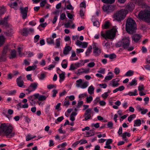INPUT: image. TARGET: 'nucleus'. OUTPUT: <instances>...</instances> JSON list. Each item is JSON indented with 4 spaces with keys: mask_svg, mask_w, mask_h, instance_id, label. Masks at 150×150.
<instances>
[{
    "mask_svg": "<svg viewBox=\"0 0 150 150\" xmlns=\"http://www.w3.org/2000/svg\"><path fill=\"white\" fill-rule=\"evenodd\" d=\"M137 25L134 20L131 18H128L125 26L126 31L130 34H132L136 32Z\"/></svg>",
    "mask_w": 150,
    "mask_h": 150,
    "instance_id": "1",
    "label": "nucleus"
},
{
    "mask_svg": "<svg viewBox=\"0 0 150 150\" xmlns=\"http://www.w3.org/2000/svg\"><path fill=\"white\" fill-rule=\"evenodd\" d=\"M138 16L140 19L146 22L150 23V8L140 11Z\"/></svg>",
    "mask_w": 150,
    "mask_h": 150,
    "instance_id": "2",
    "label": "nucleus"
},
{
    "mask_svg": "<svg viewBox=\"0 0 150 150\" xmlns=\"http://www.w3.org/2000/svg\"><path fill=\"white\" fill-rule=\"evenodd\" d=\"M128 13L127 10L122 9L114 15L113 18L117 21L120 22L125 18Z\"/></svg>",
    "mask_w": 150,
    "mask_h": 150,
    "instance_id": "3",
    "label": "nucleus"
},
{
    "mask_svg": "<svg viewBox=\"0 0 150 150\" xmlns=\"http://www.w3.org/2000/svg\"><path fill=\"white\" fill-rule=\"evenodd\" d=\"M117 31L115 29L113 28L112 30L107 31L105 33H104L102 31L101 35L105 39H112L115 37Z\"/></svg>",
    "mask_w": 150,
    "mask_h": 150,
    "instance_id": "4",
    "label": "nucleus"
},
{
    "mask_svg": "<svg viewBox=\"0 0 150 150\" xmlns=\"http://www.w3.org/2000/svg\"><path fill=\"white\" fill-rule=\"evenodd\" d=\"M12 129L13 127L11 125H8L5 123L1 124L0 126V133H4L8 136L11 134Z\"/></svg>",
    "mask_w": 150,
    "mask_h": 150,
    "instance_id": "5",
    "label": "nucleus"
},
{
    "mask_svg": "<svg viewBox=\"0 0 150 150\" xmlns=\"http://www.w3.org/2000/svg\"><path fill=\"white\" fill-rule=\"evenodd\" d=\"M34 30V29L33 28H25L21 30V34L23 36H27L29 34H30L33 32Z\"/></svg>",
    "mask_w": 150,
    "mask_h": 150,
    "instance_id": "6",
    "label": "nucleus"
},
{
    "mask_svg": "<svg viewBox=\"0 0 150 150\" xmlns=\"http://www.w3.org/2000/svg\"><path fill=\"white\" fill-rule=\"evenodd\" d=\"M21 13L22 15V17L23 19H25L27 18V14L28 10V7H25L23 8L22 7L20 8Z\"/></svg>",
    "mask_w": 150,
    "mask_h": 150,
    "instance_id": "7",
    "label": "nucleus"
},
{
    "mask_svg": "<svg viewBox=\"0 0 150 150\" xmlns=\"http://www.w3.org/2000/svg\"><path fill=\"white\" fill-rule=\"evenodd\" d=\"M38 83H31L28 88L26 89V91H29V93L30 92L35 90L37 88Z\"/></svg>",
    "mask_w": 150,
    "mask_h": 150,
    "instance_id": "8",
    "label": "nucleus"
},
{
    "mask_svg": "<svg viewBox=\"0 0 150 150\" xmlns=\"http://www.w3.org/2000/svg\"><path fill=\"white\" fill-rule=\"evenodd\" d=\"M123 47L125 49H127L130 43V38L129 37L124 38L122 39Z\"/></svg>",
    "mask_w": 150,
    "mask_h": 150,
    "instance_id": "9",
    "label": "nucleus"
},
{
    "mask_svg": "<svg viewBox=\"0 0 150 150\" xmlns=\"http://www.w3.org/2000/svg\"><path fill=\"white\" fill-rule=\"evenodd\" d=\"M103 11L107 13H110L115 9V7L113 5L104 6L103 8Z\"/></svg>",
    "mask_w": 150,
    "mask_h": 150,
    "instance_id": "10",
    "label": "nucleus"
},
{
    "mask_svg": "<svg viewBox=\"0 0 150 150\" xmlns=\"http://www.w3.org/2000/svg\"><path fill=\"white\" fill-rule=\"evenodd\" d=\"M16 82L18 87L21 88L24 86V82L21 76H19L17 79Z\"/></svg>",
    "mask_w": 150,
    "mask_h": 150,
    "instance_id": "11",
    "label": "nucleus"
},
{
    "mask_svg": "<svg viewBox=\"0 0 150 150\" xmlns=\"http://www.w3.org/2000/svg\"><path fill=\"white\" fill-rule=\"evenodd\" d=\"M92 110L91 108H89L86 110L84 113L85 120H87L91 118V116L90 114L91 113Z\"/></svg>",
    "mask_w": 150,
    "mask_h": 150,
    "instance_id": "12",
    "label": "nucleus"
},
{
    "mask_svg": "<svg viewBox=\"0 0 150 150\" xmlns=\"http://www.w3.org/2000/svg\"><path fill=\"white\" fill-rule=\"evenodd\" d=\"M9 16L5 17L3 19L0 21V24L5 25L6 27L9 26L8 23V19L9 18Z\"/></svg>",
    "mask_w": 150,
    "mask_h": 150,
    "instance_id": "13",
    "label": "nucleus"
},
{
    "mask_svg": "<svg viewBox=\"0 0 150 150\" xmlns=\"http://www.w3.org/2000/svg\"><path fill=\"white\" fill-rule=\"evenodd\" d=\"M35 96V98L38 99V100L39 101L45 100L47 98V97L45 96L40 95L39 93H36Z\"/></svg>",
    "mask_w": 150,
    "mask_h": 150,
    "instance_id": "14",
    "label": "nucleus"
},
{
    "mask_svg": "<svg viewBox=\"0 0 150 150\" xmlns=\"http://www.w3.org/2000/svg\"><path fill=\"white\" fill-rule=\"evenodd\" d=\"M71 50V47L69 46H67L65 47L63 51L64 54L65 55L67 54Z\"/></svg>",
    "mask_w": 150,
    "mask_h": 150,
    "instance_id": "15",
    "label": "nucleus"
},
{
    "mask_svg": "<svg viewBox=\"0 0 150 150\" xmlns=\"http://www.w3.org/2000/svg\"><path fill=\"white\" fill-rule=\"evenodd\" d=\"M13 30L12 29L8 30L4 33L5 35L8 38H11L13 35Z\"/></svg>",
    "mask_w": 150,
    "mask_h": 150,
    "instance_id": "16",
    "label": "nucleus"
},
{
    "mask_svg": "<svg viewBox=\"0 0 150 150\" xmlns=\"http://www.w3.org/2000/svg\"><path fill=\"white\" fill-rule=\"evenodd\" d=\"M141 38V36L139 34H135L133 35L132 38L134 41L136 42H138Z\"/></svg>",
    "mask_w": 150,
    "mask_h": 150,
    "instance_id": "17",
    "label": "nucleus"
},
{
    "mask_svg": "<svg viewBox=\"0 0 150 150\" xmlns=\"http://www.w3.org/2000/svg\"><path fill=\"white\" fill-rule=\"evenodd\" d=\"M35 94H34L33 95L30 96L28 97V100L30 103H33L35 104V102L34 101V100L35 99H37V98H35Z\"/></svg>",
    "mask_w": 150,
    "mask_h": 150,
    "instance_id": "18",
    "label": "nucleus"
},
{
    "mask_svg": "<svg viewBox=\"0 0 150 150\" xmlns=\"http://www.w3.org/2000/svg\"><path fill=\"white\" fill-rule=\"evenodd\" d=\"M119 80L118 79V78H116L113 79L112 80V86L113 87H117L119 85V83H117Z\"/></svg>",
    "mask_w": 150,
    "mask_h": 150,
    "instance_id": "19",
    "label": "nucleus"
},
{
    "mask_svg": "<svg viewBox=\"0 0 150 150\" xmlns=\"http://www.w3.org/2000/svg\"><path fill=\"white\" fill-rule=\"evenodd\" d=\"M16 56V52L15 50H12L11 52V56L9 57L10 59H11L15 58Z\"/></svg>",
    "mask_w": 150,
    "mask_h": 150,
    "instance_id": "20",
    "label": "nucleus"
},
{
    "mask_svg": "<svg viewBox=\"0 0 150 150\" xmlns=\"http://www.w3.org/2000/svg\"><path fill=\"white\" fill-rule=\"evenodd\" d=\"M16 93V90H13L11 91H5V93L6 95L12 96L15 95Z\"/></svg>",
    "mask_w": 150,
    "mask_h": 150,
    "instance_id": "21",
    "label": "nucleus"
},
{
    "mask_svg": "<svg viewBox=\"0 0 150 150\" xmlns=\"http://www.w3.org/2000/svg\"><path fill=\"white\" fill-rule=\"evenodd\" d=\"M94 133L95 131L94 129L90 130L89 132H86V137H88L93 136L94 135Z\"/></svg>",
    "mask_w": 150,
    "mask_h": 150,
    "instance_id": "22",
    "label": "nucleus"
},
{
    "mask_svg": "<svg viewBox=\"0 0 150 150\" xmlns=\"http://www.w3.org/2000/svg\"><path fill=\"white\" fill-rule=\"evenodd\" d=\"M37 66L36 65H34L32 66H28L26 68V70L27 71H29L31 70H34L37 68Z\"/></svg>",
    "mask_w": 150,
    "mask_h": 150,
    "instance_id": "23",
    "label": "nucleus"
},
{
    "mask_svg": "<svg viewBox=\"0 0 150 150\" xmlns=\"http://www.w3.org/2000/svg\"><path fill=\"white\" fill-rule=\"evenodd\" d=\"M65 73L64 72H62V73L59 74V82H61L64 80L65 78Z\"/></svg>",
    "mask_w": 150,
    "mask_h": 150,
    "instance_id": "24",
    "label": "nucleus"
},
{
    "mask_svg": "<svg viewBox=\"0 0 150 150\" xmlns=\"http://www.w3.org/2000/svg\"><path fill=\"white\" fill-rule=\"evenodd\" d=\"M93 47L94 50V52L96 53V50H98V49H100V48L98 46V45L97 44V43L93 42Z\"/></svg>",
    "mask_w": 150,
    "mask_h": 150,
    "instance_id": "25",
    "label": "nucleus"
},
{
    "mask_svg": "<svg viewBox=\"0 0 150 150\" xmlns=\"http://www.w3.org/2000/svg\"><path fill=\"white\" fill-rule=\"evenodd\" d=\"M47 42L48 44L54 45V39L51 37L48 38L47 39Z\"/></svg>",
    "mask_w": 150,
    "mask_h": 150,
    "instance_id": "26",
    "label": "nucleus"
},
{
    "mask_svg": "<svg viewBox=\"0 0 150 150\" xmlns=\"http://www.w3.org/2000/svg\"><path fill=\"white\" fill-rule=\"evenodd\" d=\"M134 5L132 3L128 4L126 6V8L128 9L129 10L132 11L134 8Z\"/></svg>",
    "mask_w": 150,
    "mask_h": 150,
    "instance_id": "27",
    "label": "nucleus"
},
{
    "mask_svg": "<svg viewBox=\"0 0 150 150\" xmlns=\"http://www.w3.org/2000/svg\"><path fill=\"white\" fill-rule=\"evenodd\" d=\"M134 122V126H136V125L137 126H139L141 125L142 124L141 120L139 119L135 120Z\"/></svg>",
    "mask_w": 150,
    "mask_h": 150,
    "instance_id": "28",
    "label": "nucleus"
},
{
    "mask_svg": "<svg viewBox=\"0 0 150 150\" xmlns=\"http://www.w3.org/2000/svg\"><path fill=\"white\" fill-rule=\"evenodd\" d=\"M9 6L11 8H13L16 10L18 9V4L16 2L12 3L11 4L9 5Z\"/></svg>",
    "mask_w": 150,
    "mask_h": 150,
    "instance_id": "29",
    "label": "nucleus"
},
{
    "mask_svg": "<svg viewBox=\"0 0 150 150\" xmlns=\"http://www.w3.org/2000/svg\"><path fill=\"white\" fill-rule=\"evenodd\" d=\"M92 48L91 46L90 45L88 46L85 53L86 56H88L89 55L90 53H91L92 52Z\"/></svg>",
    "mask_w": 150,
    "mask_h": 150,
    "instance_id": "30",
    "label": "nucleus"
},
{
    "mask_svg": "<svg viewBox=\"0 0 150 150\" xmlns=\"http://www.w3.org/2000/svg\"><path fill=\"white\" fill-rule=\"evenodd\" d=\"M61 42V39L60 38L56 39L55 44L57 47H59L60 46Z\"/></svg>",
    "mask_w": 150,
    "mask_h": 150,
    "instance_id": "31",
    "label": "nucleus"
},
{
    "mask_svg": "<svg viewBox=\"0 0 150 150\" xmlns=\"http://www.w3.org/2000/svg\"><path fill=\"white\" fill-rule=\"evenodd\" d=\"M5 38L3 35L0 36V47L2 46L4 42Z\"/></svg>",
    "mask_w": 150,
    "mask_h": 150,
    "instance_id": "32",
    "label": "nucleus"
},
{
    "mask_svg": "<svg viewBox=\"0 0 150 150\" xmlns=\"http://www.w3.org/2000/svg\"><path fill=\"white\" fill-rule=\"evenodd\" d=\"M6 9L4 7H0V17L4 14L6 11Z\"/></svg>",
    "mask_w": 150,
    "mask_h": 150,
    "instance_id": "33",
    "label": "nucleus"
},
{
    "mask_svg": "<svg viewBox=\"0 0 150 150\" xmlns=\"http://www.w3.org/2000/svg\"><path fill=\"white\" fill-rule=\"evenodd\" d=\"M108 74H111V75L107 76L105 77V79L107 80H111L113 78V76L112 75L113 74L111 72H109Z\"/></svg>",
    "mask_w": 150,
    "mask_h": 150,
    "instance_id": "34",
    "label": "nucleus"
},
{
    "mask_svg": "<svg viewBox=\"0 0 150 150\" xmlns=\"http://www.w3.org/2000/svg\"><path fill=\"white\" fill-rule=\"evenodd\" d=\"M94 88L92 86H91L88 87V92L89 94H91L94 93Z\"/></svg>",
    "mask_w": 150,
    "mask_h": 150,
    "instance_id": "35",
    "label": "nucleus"
},
{
    "mask_svg": "<svg viewBox=\"0 0 150 150\" xmlns=\"http://www.w3.org/2000/svg\"><path fill=\"white\" fill-rule=\"evenodd\" d=\"M104 3L108 4H112L115 1V0H101Z\"/></svg>",
    "mask_w": 150,
    "mask_h": 150,
    "instance_id": "36",
    "label": "nucleus"
},
{
    "mask_svg": "<svg viewBox=\"0 0 150 150\" xmlns=\"http://www.w3.org/2000/svg\"><path fill=\"white\" fill-rule=\"evenodd\" d=\"M133 74L134 71L132 70H129L126 72L125 74V76H131Z\"/></svg>",
    "mask_w": 150,
    "mask_h": 150,
    "instance_id": "37",
    "label": "nucleus"
},
{
    "mask_svg": "<svg viewBox=\"0 0 150 150\" xmlns=\"http://www.w3.org/2000/svg\"><path fill=\"white\" fill-rule=\"evenodd\" d=\"M6 55L2 54L0 56V62H4L6 60Z\"/></svg>",
    "mask_w": 150,
    "mask_h": 150,
    "instance_id": "38",
    "label": "nucleus"
},
{
    "mask_svg": "<svg viewBox=\"0 0 150 150\" xmlns=\"http://www.w3.org/2000/svg\"><path fill=\"white\" fill-rule=\"evenodd\" d=\"M88 82L85 81L82 83L80 86V87L82 88H86L88 86Z\"/></svg>",
    "mask_w": 150,
    "mask_h": 150,
    "instance_id": "39",
    "label": "nucleus"
},
{
    "mask_svg": "<svg viewBox=\"0 0 150 150\" xmlns=\"http://www.w3.org/2000/svg\"><path fill=\"white\" fill-rule=\"evenodd\" d=\"M137 84V81L135 79H133L132 81L129 83V85L130 86L136 85Z\"/></svg>",
    "mask_w": 150,
    "mask_h": 150,
    "instance_id": "40",
    "label": "nucleus"
},
{
    "mask_svg": "<svg viewBox=\"0 0 150 150\" xmlns=\"http://www.w3.org/2000/svg\"><path fill=\"white\" fill-rule=\"evenodd\" d=\"M135 117L136 115L134 114L131 115L128 117V120L129 122H130L133 119L135 118Z\"/></svg>",
    "mask_w": 150,
    "mask_h": 150,
    "instance_id": "41",
    "label": "nucleus"
},
{
    "mask_svg": "<svg viewBox=\"0 0 150 150\" xmlns=\"http://www.w3.org/2000/svg\"><path fill=\"white\" fill-rule=\"evenodd\" d=\"M50 105H47L45 108V112L47 114L49 113L50 110Z\"/></svg>",
    "mask_w": 150,
    "mask_h": 150,
    "instance_id": "42",
    "label": "nucleus"
},
{
    "mask_svg": "<svg viewBox=\"0 0 150 150\" xmlns=\"http://www.w3.org/2000/svg\"><path fill=\"white\" fill-rule=\"evenodd\" d=\"M96 54L94 52V50H93V54L94 55L96 56H98L101 53V51L100 49H98V50H96Z\"/></svg>",
    "mask_w": 150,
    "mask_h": 150,
    "instance_id": "43",
    "label": "nucleus"
},
{
    "mask_svg": "<svg viewBox=\"0 0 150 150\" xmlns=\"http://www.w3.org/2000/svg\"><path fill=\"white\" fill-rule=\"evenodd\" d=\"M36 137V136H34L33 137H32L31 135H28L26 137V141H28L35 138Z\"/></svg>",
    "mask_w": 150,
    "mask_h": 150,
    "instance_id": "44",
    "label": "nucleus"
},
{
    "mask_svg": "<svg viewBox=\"0 0 150 150\" xmlns=\"http://www.w3.org/2000/svg\"><path fill=\"white\" fill-rule=\"evenodd\" d=\"M8 47L7 46L5 47L4 48L2 54L6 55V53L8 51Z\"/></svg>",
    "mask_w": 150,
    "mask_h": 150,
    "instance_id": "45",
    "label": "nucleus"
},
{
    "mask_svg": "<svg viewBox=\"0 0 150 150\" xmlns=\"http://www.w3.org/2000/svg\"><path fill=\"white\" fill-rule=\"evenodd\" d=\"M110 26V25L109 22L106 21L104 25V26L103 27L105 29H108L109 28Z\"/></svg>",
    "mask_w": 150,
    "mask_h": 150,
    "instance_id": "46",
    "label": "nucleus"
},
{
    "mask_svg": "<svg viewBox=\"0 0 150 150\" xmlns=\"http://www.w3.org/2000/svg\"><path fill=\"white\" fill-rule=\"evenodd\" d=\"M82 81L81 79H80L76 81V82L77 83L76 84V86L78 87L80 86L81 85L80 84L82 83Z\"/></svg>",
    "mask_w": 150,
    "mask_h": 150,
    "instance_id": "47",
    "label": "nucleus"
},
{
    "mask_svg": "<svg viewBox=\"0 0 150 150\" xmlns=\"http://www.w3.org/2000/svg\"><path fill=\"white\" fill-rule=\"evenodd\" d=\"M93 100V98L92 96H91L89 97H88L86 98V102L88 103H90Z\"/></svg>",
    "mask_w": 150,
    "mask_h": 150,
    "instance_id": "48",
    "label": "nucleus"
},
{
    "mask_svg": "<svg viewBox=\"0 0 150 150\" xmlns=\"http://www.w3.org/2000/svg\"><path fill=\"white\" fill-rule=\"evenodd\" d=\"M116 46L117 47H120L121 46L123 47V44L122 40L121 41L118 42L116 45Z\"/></svg>",
    "mask_w": 150,
    "mask_h": 150,
    "instance_id": "49",
    "label": "nucleus"
},
{
    "mask_svg": "<svg viewBox=\"0 0 150 150\" xmlns=\"http://www.w3.org/2000/svg\"><path fill=\"white\" fill-rule=\"evenodd\" d=\"M83 69L81 68L78 69V72L76 73L77 75L81 74L83 73Z\"/></svg>",
    "mask_w": 150,
    "mask_h": 150,
    "instance_id": "50",
    "label": "nucleus"
},
{
    "mask_svg": "<svg viewBox=\"0 0 150 150\" xmlns=\"http://www.w3.org/2000/svg\"><path fill=\"white\" fill-rule=\"evenodd\" d=\"M47 1L46 0H43V1H42L40 3V6L42 7H44Z\"/></svg>",
    "mask_w": 150,
    "mask_h": 150,
    "instance_id": "51",
    "label": "nucleus"
},
{
    "mask_svg": "<svg viewBox=\"0 0 150 150\" xmlns=\"http://www.w3.org/2000/svg\"><path fill=\"white\" fill-rule=\"evenodd\" d=\"M83 101H82L78 102L77 104L76 105L77 108H80L83 104Z\"/></svg>",
    "mask_w": 150,
    "mask_h": 150,
    "instance_id": "52",
    "label": "nucleus"
},
{
    "mask_svg": "<svg viewBox=\"0 0 150 150\" xmlns=\"http://www.w3.org/2000/svg\"><path fill=\"white\" fill-rule=\"evenodd\" d=\"M76 66L74 65V64H71L70 68L69 69V70H74L75 69H76Z\"/></svg>",
    "mask_w": 150,
    "mask_h": 150,
    "instance_id": "53",
    "label": "nucleus"
},
{
    "mask_svg": "<svg viewBox=\"0 0 150 150\" xmlns=\"http://www.w3.org/2000/svg\"><path fill=\"white\" fill-rule=\"evenodd\" d=\"M40 36L39 35H36L34 38V42L35 43L37 42L39 39Z\"/></svg>",
    "mask_w": 150,
    "mask_h": 150,
    "instance_id": "54",
    "label": "nucleus"
},
{
    "mask_svg": "<svg viewBox=\"0 0 150 150\" xmlns=\"http://www.w3.org/2000/svg\"><path fill=\"white\" fill-rule=\"evenodd\" d=\"M117 56L114 53H112L110 54L109 58L110 59H115Z\"/></svg>",
    "mask_w": 150,
    "mask_h": 150,
    "instance_id": "55",
    "label": "nucleus"
},
{
    "mask_svg": "<svg viewBox=\"0 0 150 150\" xmlns=\"http://www.w3.org/2000/svg\"><path fill=\"white\" fill-rule=\"evenodd\" d=\"M52 92H53V94L52 95V97H55L56 96V94L58 93L57 90L56 89H54L52 90Z\"/></svg>",
    "mask_w": 150,
    "mask_h": 150,
    "instance_id": "56",
    "label": "nucleus"
},
{
    "mask_svg": "<svg viewBox=\"0 0 150 150\" xmlns=\"http://www.w3.org/2000/svg\"><path fill=\"white\" fill-rule=\"evenodd\" d=\"M62 125L61 126V127H60L59 129H58V131L60 133L65 134L66 133V131H63L62 130Z\"/></svg>",
    "mask_w": 150,
    "mask_h": 150,
    "instance_id": "57",
    "label": "nucleus"
},
{
    "mask_svg": "<svg viewBox=\"0 0 150 150\" xmlns=\"http://www.w3.org/2000/svg\"><path fill=\"white\" fill-rule=\"evenodd\" d=\"M120 69L119 68L116 67L115 68L114 70V72L116 75L120 73Z\"/></svg>",
    "mask_w": 150,
    "mask_h": 150,
    "instance_id": "58",
    "label": "nucleus"
},
{
    "mask_svg": "<svg viewBox=\"0 0 150 150\" xmlns=\"http://www.w3.org/2000/svg\"><path fill=\"white\" fill-rule=\"evenodd\" d=\"M19 74V72L18 71H13L12 75L13 77L15 76H16Z\"/></svg>",
    "mask_w": 150,
    "mask_h": 150,
    "instance_id": "59",
    "label": "nucleus"
},
{
    "mask_svg": "<svg viewBox=\"0 0 150 150\" xmlns=\"http://www.w3.org/2000/svg\"><path fill=\"white\" fill-rule=\"evenodd\" d=\"M45 77L46 75L45 74L43 73H41L40 77H39V79H40L42 80L45 78Z\"/></svg>",
    "mask_w": 150,
    "mask_h": 150,
    "instance_id": "60",
    "label": "nucleus"
},
{
    "mask_svg": "<svg viewBox=\"0 0 150 150\" xmlns=\"http://www.w3.org/2000/svg\"><path fill=\"white\" fill-rule=\"evenodd\" d=\"M113 125V123L112 122H108L107 124V126L108 127L110 128L111 129L112 128V127Z\"/></svg>",
    "mask_w": 150,
    "mask_h": 150,
    "instance_id": "61",
    "label": "nucleus"
},
{
    "mask_svg": "<svg viewBox=\"0 0 150 150\" xmlns=\"http://www.w3.org/2000/svg\"><path fill=\"white\" fill-rule=\"evenodd\" d=\"M88 45V43L86 42H82V45L81 46H82V47L83 48H86Z\"/></svg>",
    "mask_w": 150,
    "mask_h": 150,
    "instance_id": "62",
    "label": "nucleus"
},
{
    "mask_svg": "<svg viewBox=\"0 0 150 150\" xmlns=\"http://www.w3.org/2000/svg\"><path fill=\"white\" fill-rule=\"evenodd\" d=\"M112 140L111 139H109L107 140L106 142V145H108L112 143Z\"/></svg>",
    "mask_w": 150,
    "mask_h": 150,
    "instance_id": "63",
    "label": "nucleus"
},
{
    "mask_svg": "<svg viewBox=\"0 0 150 150\" xmlns=\"http://www.w3.org/2000/svg\"><path fill=\"white\" fill-rule=\"evenodd\" d=\"M138 90L139 91H142L144 90V87L143 85H142L139 86L138 87Z\"/></svg>",
    "mask_w": 150,
    "mask_h": 150,
    "instance_id": "64",
    "label": "nucleus"
}]
</instances>
